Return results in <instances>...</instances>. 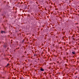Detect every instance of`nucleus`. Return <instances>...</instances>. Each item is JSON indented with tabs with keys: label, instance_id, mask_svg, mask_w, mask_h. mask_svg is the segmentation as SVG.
<instances>
[{
	"label": "nucleus",
	"instance_id": "f03ea898",
	"mask_svg": "<svg viewBox=\"0 0 79 79\" xmlns=\"http://www.w3.org/2000/svg\"><path fill=\"white\" fill-rule=\"evenodd\" d=\"M40 70L41 71H44V70L43 69H41Z\"/></svg>",
	"mask_w": 79,
	"mask_h": 79
},
{
	"label": "nucleus",
	"instance_id": "20e7f679",
	"mask_svg": "<svg viewBox=\"0 0 79 79\" xmlns=\"http://www.w3.org/2000/svg\"><path fill=\"white\" fill-rule=\"evenodd\" d=\"M9 65V64H7V66H8Z\"/></svg>",
	"mask_w": 79,
	"mask_h": 79
},
{
	"label": "nucleus",
	"instance_id": "7ed1b4c3",
	"mask_svg": "<svg viewBox=\"0 0 79 79\" xmlns=\"http://www.w3.org/2000/svg\"><path fill=\"white\" fill-rule=\"evenodd\" d=\"M72 53L73 54H75V53H75L74 52V51L72 52Z\"/></svg>",
	"mask_w": 79,
	"mask_h": 79
},
{
	"label": "nucleus",
	"instance_id": "f257e3e1",
	"mask_svg": "<svg viewBox=\"0 0 79 79\" xmlns=\"http://www.w3.org/2000/svg\"><path fill=\"white\" fill-rule=\"evenodd\" d=\"M1 33H2V34H3V33H5V32L4 31H2L1 32Z\"/></svg>",
	"mask_w": 79,
	"mask_h": 79
}]
</instances>
